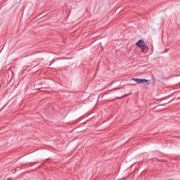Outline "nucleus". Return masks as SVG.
I'll use <instances>...</instances> for the list:
<instances>
[{"label":"nucleus","instance_id":"obj_1","mask_svg":"<svg viewBox=\"0 0 180 180\" xmlns=\"http://www.w3.org/2000/svg\"><path fill=\"white\" fill-rule=\"evenodd\" d=\"M136 44L137 46V47L141 49V51H143V53H147V51H148V47L147 46V45L146 44V42H144V41L140 39Z\"/></svg>","mask_w":180,"mask_h":180},{"label":"nucleus","instance_id":"obj_2","mask_svg":"<svg viewBox=\"0 0 180 180\" xmlns=\"http://www.w3.org/2000/svg\"><path fill=\"white\" fill-rule=\"evenodd\" d=\"M131 81H134L136 84H144L148 82V80L146 79L132 78Z\"/></svg>","mask_w":180,"mask_h":180},{"label":"nucleus","instance_id":"obj_3","mask_svg":"<svg viewBox=\"0 0 180 180\" xmlns=\"http://www.w3.org/2000/svg\"><path fill=\"white\" fill-rule=\"evenodd\" d=\"M125 96H129V94H125L121 97H118L117 99H122V98H125Z\"/></svg>","mask_w":180,"mask_h":180}]
</instances>
